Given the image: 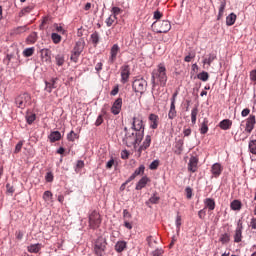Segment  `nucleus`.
Segmentation results:
<instances>
[{
	"label": "nucleus",
	"mask_w": 256,
	"mask_h": 256,
	"mask_svg": "<svg viewBox=\"0 0 256 256\" xmlns=\"http://www.w3.org/2000/svg\"><path fill=\"white\" fill-rule=\"evenodd\" d=\"M211 173L212 175H214V177H219V175L223 173V166H221V164L219 163L213 164L211 168Z\"/></svg>",
	"instance_id": "16"
},
{
	"label": "nucleus",
	"mask_w": 256,
	"mask_h": 256,
	"mask_svg": "<svg viewBox=\"0 0 256 256\" xmlns=\"http://www.w3.org/2000/svg\"><path fill=\"white\" fill-rule=\"evenodd\" d=\"M116 21H117V17L113 16V15H110L106 19L105 23H106L107 27H111Z\"/></svg>",
	"instance_id": "38"
},
{
	"label": "nucleus",
	"mask_w": 256,
	"mask_h": 256,
	"mask_svg": "<svg viewBox=\"0 0 256 256\" xmlns=\"http://www.w3.org/2000/svg\"><path fill=\"white\" fill-rule=\"evenodd\" d=\"M48 138L50 139L51 143H55L56 141H60L61 140V132L53 131V132L50 133Z\"/></svg>",
	"instance_id": "25"
},
{
	"label": "nucleus",
	"mask_w": 256,
	"mask_h": 256,
	"mask_svg": "<svg viewBox=\"0 0 256 256\" xmlns=\"http://www.w3.org/2000/svg\"><path fill=\"white\" fill-rule=\"evenodd\" d=\"M152 85L153 87H165L167 85V68L165 65L159 64L156 69L152 71Z\"/></svg>",
	"instance_id": "1"
},
{
	"label": "nucleus",
	"mask_w": 256,
	"mask_h": 256,
	"mask_svg": "<svg viewBox=\"0 0 256 256\" xmlns=\"http://www.w3.org/2000/svg\"><path fill=\"white\" fill-rule=\"evenodd\" d=\"M103 124V115H99L98 118L96 119L95 125L96 127H99V125Z\"/></svg>",
	"instance_id": "60"
},
{
	"label": "nucleus",
	"mask_w": 256,
	"mask_h": 256,
	"mask_svg": "<svg viewBox=\"0 0 256 256\" xmlns=\"http://www.w3.org/2000/svg\"><path fill=\"white\" fill-rule=\"evenodd\" d=\"M35 53V47L26 48L23 51L24 57H32V55Z\"/></svg>",
	"instance_id": "39"
},
{
	"label": "nucleus",
	"mask_w": 256,
	"mask_h": 256,
	"mask_svg": "<svg viewBox=\"0 0 256 256\" xmlns=\"http://www.w3.org/2000/svg\"><path fill=\"white\" fill-rule=\"evenodd\" d=\"M176 227H177V231H181V215H177L176 217Z\"/></svg>",
	"instance_id": "57"
},
{
	"label": "nucleus",
	"mask_w": 256,
	"mask_h": 256,
	"mask_svg": "<svg viewBox=\"0 0 256 256\" xmlns=\"http://www.w3.org/2000/svg\"><path fill=\"white\" fill-rule=\"evenodd\" d=\"M233 125V121L229 119H224L219 123L220 129L223 131H228V129H231V126Z\"/></svg>",
	"instance_id": "20"
},
{
	"label": "nucleus",
	"mask_w": 256,
	"mask_h": 256,
	"mask_svg": "<svg viewBox=\"0 0 256 256\" xmlns=\"http://www.w3.org/2000/svg\"><path fill=\"white\" fill-rule=\"evenodd\" d=\"M126 132L125 137L123 139V143L128 147H137L141 141H143V137L145 134H141L135 130H128L127 127L124 128Z\"/></svg>",
	"instance_id": "2"
},
{
	"label": "nucleus",
	"mask_w": 256,
	"mask_h": 256,
	"mask_svg": "<svg viewBox=\"0 0 256 256\" xmlns=\"http://www.w3.org/2000/svg\"><path fill=\"white\" fill-rule=\"evenodd\" d=\"M126 247H127V243L125 241H119L115 245V249L117 253H122V251H125Z\"/></svg>",
	"instance_id": "30"
},
{
	"label": "nucleus",
	"mask_w": 256,
	"mask_h": 256,
	"mask_svg": "<svg viewBox=\"0 0 256 256\" xmlns=\"http://www.w3.org/2000/svg\"><path fill=\"white\" fill-rule=\"evenodd\" d=\"M55 59L58 67H63V65L65 64V56L63 54H58L56 55Z\"/></svg>",
	"instance_id": "35"
},
{
	"label": "nucleus",
	"mask_w": 256,
	"mask_h": 256,
	"mask_svg": "<svg viewBox=\"0 0 256 256\" xmlns=\"http://www.w3.org/2000/svg\"><path fill=\"white\" fill-rule=\"evenodd\" d=\"M101 214L96 210L89 214V227L90 229H99L101 225Z\"/></svg>",
	"instance_id": "5"
},
{
	"label": "nucleus",
	"mask_w": 256,
	"mask_h": 256,
	"mask_svg": "<svg viewBox=\"0 0 256 256\" xmlns=\"http://www.w3.org/2000/svg\"><path fill=\"white\" fill-rule=\"evenodd\" d=\"M149 125L150 129H157L159 127V116L156 114L149 115Z\"/></svg>",
	"instance_id": "15"
},
{
	"label": "nucleus",
	"mask_w": 256,
	"mask_h": 256,
	"mask_svg": "<svg viewBox=\"0 0 256 256\" xmlns=\"http://www.w3.org/2000/svg\"><path fill=\"white\" fill-rule=\"evenodd\" d=\"M150 181L151 180H149V177L147 176L142 177L136 184V191H141V189H144V187H146L147 183H149Z\"/></svg>",
	"instance_id": "17"
},
{
	"label": "nucleus",
	"mask_w": 256,
	"mask_h": 256,
	"mask_svg": "<svg viewBox=\"0 0 256 256\" xmlns=\"http://www.w3.org/2000/svg\"><path fill=\"white\" fill-rule=\"evenodd\" d=\"M40 53H41V58H42L43 60H45L46 62H47V61H51V50L45 48V49H42V50L40 51Z\"/></svg>",
	"instance_id": "27"
},
{
	"label": "nucleus",
	"mask_w": 256,
	"mask_h": 256,
	"mask_svg": "<svg viewBox=\"0 0 256 256\" xmlns=\"http://www.w3.org/2000/svg\"><path fill=\"white\" fill-rule=\"evenodd\" d=\"M158 167H159V160H154L150 164L149 169H151V171H155Z\"/></svg>",
	"instance_id": "51"
},
{
	"label": "nucleus",
	"mask_w": 256,
	"mask_h": 256,
	"mask_svg": "<svg viewBox=\"0 0 256 256\" xmlns=\"http://www.w3.org/2000/svg\"><path fill=\"white\" fill-rule=\"evenodd\" d=\"M28 103H31V95H29V93L20 94L15 99V104L19 109H25Z\"/></svg>",
	"instance_id": "7"
},
{
	"label": "nucleus",
	"mask_w": 256,
	"mask_h": 256,
	"mask_svg": "<svg viewBox=\"0 0 256 256\" xmlns=\"http://www.w3.org/2000/svg\"><path fill=\"white\" fill-rule=\"evenodd\" d=\"M117 93H119V85L115 86L112 91L110 92V95H112V97H115V95H117Z\"/></svg>",
	"instance_id": "62"
},
{
	"label": "nucleus",
	"mask_w": 256,
	"mask_h": 256,
	"mask_svg": "<svg viewBox=\"0 0 256 256\" xmlns=\"http://www.w3.org/2000/svg\"><path fill=\"white\" fill-rule=\"evenodd\" d=\"M85 167V162L83 160H78L76 164V171H79Z\"/></svg>",
	"instance_id": "56"
},
{
	"label": "nucleus",
	"mask_w": 256,
	"mask_h": 256,
	"mask_svg": "<svg viewBox=\"0 0 256 256\" xmlns=\"http://www.w3.org/2000/svg\"><path fill=\"white\" fill-rule=\"evenodd\" d=\"M53 179V172L46 173L45 180L47 181V183H53Z\"/></svg>",
	"instance_id": "52"
},
{
	"label": "nucleus",
	"mask_w": 256,
	"mask_h": 256,
	"mask_svg": "<svg viewBox=\"0 0 256 256\" xmlns=\"http://www.w3.org/2000/svg\"><path fill=\"white\" fill-rule=\"evenodd\" d=\"M21 149H23V141H19V142L16 144L14 153H21Z\"/></svg>",
	"instance_id": "53"
},
{
	"label": "nucleus",
	"mask_w": 256,
	"mask_h": 256,
	"mask_svg": "<svg viewBox=\"0 0 256 256\" xmlns=\"http://www.w3.org/2000/svg\"><path fill=\"white\" fill-rule=\"evenodd\" d=\"M81 56L80 52H76L75 50H72V54H71V61H73V63H77L79 61V57Z\"/></svg>",
	"instance_id": "40"
},
{
	"label": "nucleus",
	"mask_w": 256,
	"mask_h": 256,
	"mask_svg": "<svg viewBox=\"0 0 256 256\" xmlns=\"http://www.w3.org/2000/svg\"><path fill=\"white\" fill-rule=\"evenodd\" d=\"M43 200L46 203H51V201H53V193H51V191H45L43 194Z\"/></svg>",
	"instance_id": "36"
},
{
	"label": "nucleus",
	"mask_w": 256,
	"mask_h": 256,
	"mask_svg": "<svg viewBox=\"0 0 256 256\" xmlns=\"http://www.w3.org/2000/svg\"><path fill=\"white\" fill-rule=\"evenodd\" d=\"M208 131H209V120L207 118H204L200 126V133L201 135H206Z\"/></svg>",
	"instance_id": "24"
},
{
	"label": "nucleus",
	"mask_w": 256,
	"mask_h": 256,
	"mask_svg": "<svg viewBox=\"0 0 256 256\" xmlns=\"http://www.w3.org/2000/svg\"><path fill=\"white\" fill-rule=\"evenodd\" d=\"M243 239V222L238 221V226L235 230L234 243H241Z\"/></svg>",
	"instance_id": "12"
},
{
	"label": "nucleus",
	"mask_w": 256,
	"mask_h": 256,
	"mask_svg": "<svg viewBox=\"0 0 256 256\" xmlns=\"http://www.w3.org/2000/svg\"><path fill=\"white\" fill-rule=\"evenodd\" d=\"M185 193H186L187 199H191V197H193V189H191V187H187L185 189Z\"/></svg>",
	"instance_id": "55"
},
{
	"label": "nucleus",
	"mask_w": 256,
	"mask_h": 256,
	"mask_svg": "<svg viewBox=\"0 0 256 256\" xmlns=\"http://www.w3.org/2000/svg\"><path fill=\"white\" fill-rule=\"evenodd\" d=\"M191 127L184 126L183 128V135L184 137H189L191 135Z\"/></svg>",
	"instance_id": "54"
},
{
	"label": "nucleus",
	"mask_w": 256,
	"mask_h": 256,
	"mask_svg": "<svg viewBox=\"0 0 256 256\" xmlns=\"http://www.w3.org/2000/svg\"><path fill=\"white\" fill-rule=\"evenodd\" d=\"M206 215H207V212L205 211V208L198 212L199 219H205Z\"/></svg>",
	"instance_id": "59"
},
{
	"label": "nucleus",
	"mask_w": 256,
	"mask_h": 256,
	"mask_svg": "<svg viewBox=\"0 0 256 256\" xmlns=\"http://www.w3.org/2000/svg\"><path fill=\"white\" fill-rule=\"evenodd\" d=\"M154 25H157L158 33H169V31H171V22L167 20L157 21L154 23Z\"/></svg>",
	"instance_id": "9"
},
{
	"label": "nucleus",
	"mask_w": 256,
	"mask_h": 256,
	"mask_svg": "<svg viewBox=\"0 0 256 256\" xmlns=\"http://www.w3.org/2000/svg\"><path fill=\"white\" fill-rule=\"evenodd\" d=\"M230 207L232 211H241V207H242L241 201L239 200L232 201L230 204Z\"/></svg>",
	"instance_id": "33"
},
{
	"label": "nucleus",
	"mask_w": 256,
	"mask_h": 256,
	"mask_svg": "<svg viewBox=\"0 0 256 256\" xmlns=\"http://www.w3.org/2000/svg\"><path fill=\"white\" fill-rule=\"evenodd\" d=\"M27 249L29 253H39L41 251V244H31Z\"/></svg>",
	"instance_id": "32"
},
{
	"label": "nucleus",
	"mask_w": 256,
	"mask_h": 256,
	"mask_svg": "<svg viewBox=\"0 0 256 256\" xmlns=\"http://www.w3.org/2000/svg\"><path fill=\"white\" fill-rule=\"evenodd\" d=\"M195 57V52H189L187 56H185L184 61L186 63H191L193 61V58Z\"/></svg>",
	"instance_id": "46"
},
{
	"label": "nucleus",
	"mask_w": 256,
	"mask_h": 256,
	"mask_svg": "<svg viewBox=\"0 0 256 256\" xmlns=\"http://www.w3.org/2000/svg\"><path fill=\"white\" fill-rule=\"evenodd\" d=\"M255 124H256L255 115H250L246 119L245 133H248V135H251V133H253V129H255Z\"/></svg>",
	"instance_id": "10"
},
{
	"label": "nucleus",
	"mask_w": 256,
	"mask_h": 256,
	"mask_svg": "<svg viewBox=\"0 0 256 256\" xmlns=\"http://www.w3.org/2000/svg\"><path fill=\"white\" fill-rule=\"evenodd\" d=\"M249 227L254 230L256 229V218L255 217L251 218Z\"/></svg>",
	"instance_id": "61"
},
{
	"label": "nucleus",
	"mask_w": 256,
	"mask_h": 256,
	"mask_svg": "<svg viewBox=\"0 0 256 256\" xmlns=\"http://www.w3.org/2000/svg\"><path fill=\"white\" fill-rule=\"evenodd\" d=\"M51 39H52L53 43H55V45L61 43V35H59L57 33H52Z\"/></svg>",
	"instance_id": "42"
},
{
	"label": "nucleus",
	"mask_w": 256,
	"mask_h": 256,
	"mask_svg": "<svg viewBox=\"0 0 256 256\" xmlns=\"http://www.w3.org/2000/svg\"><path fill=\"white\" fill-rule=\"evenodd\" d=\"M225 7H227V2L221 1L220 7H219V12H218V20L223 17V15L225 13Z\"/></svg>",
	"instance_id": "34"
},
{
	"label": "nucleus",
	"mask_w": 256,
	"mask_h": 256,
	"mask_svg": "<svg viewBox=\"0 0 256 256\" xmlns=\"http://www.w3.org/2000/svg\"><path fill=\"white\" fill-rule=\"evenodd\" d=\"M119 51H121V48L119 47V45L114 44L110 50V57H109L108 63L113 65V63L117 61V55H119Z\"/></svg>",
	"instance_id": "11"
},
{
	"label": "nucleus",
	"mask_w": 256,
	"mask_h": 256,
	"mask_svg": "<svg viewBox=\"0 0 256 256\" xmlns=\"http://www.w3.org/2000/svg\"><path fill=\"white\" fill-rule=\"evenodd\" d=\"M235 21H237V15L235 13H231L226 17V25L228 27L235 25Z\"/></svg>",
	"instance_id": "26"
},
{
	"label": "nucleus",
	"mask_w": 256,
	"mask_h": 256,
	"mask_svg": "<svg viewBox=\"0 0 256 256\" xmlns=\"http://www.w3.org/2000/svg\"><path fill=\"white\" fill-rule=\"evenodd\" d=\"M205 209H209L210 211H215V199L206 198L204 200Z\"/></svg>",
	"instance_id": "21"
},
{
	"label": "nucleus",
	"mask_w": 256,
	"mask_h": 256,
	"mask_svg": "<svg viewBox=\"0 0 256 256\" xmlns=\"http://www.w3.org/2000/svg\"><path fill=\"white\" fill-rule=\"evenodd\" d=\"M248 149L252 153V155H256V140L249 141Z\"/></svg>",
	"instance_id": "37"
},
{
	"label": "nucleus",
	"mask_w": 256,
	"mask_h": 256,
	"mask_svg": "<svg viewBox=\"0 0 256 256\" xmlns=\"http://www.w3.org/2000/svg\"><path fill=\"white\" fill-rule=\"evenodd\" d=\"M230 239L231 238L228 233L222 234L220 236V242L223 243V245H225V243H229Z\"/></svg>",
	"instance_id": "44"
},
{
	"label": "nucleus",
	"mask_w": 256,
	"mask_h": 256,
	"mask_svg": "<svg viewBox=\"0 0 256 256\" xmlns=\"http://www.w3.org/2000/svg\"><path fill=\"white\" fill-rule=\"evenodd\" d=\"M160 197L159 196H157V194H154L150 199H149V201H150V203H152L153 205H157V203H159V201H160Z\"/></svg>",
	"instance_id": "47"
},
{
	"label": "nucleus",
	"mask_w": 256,
	"mask_h": 256,
	"mask_svg": "<svg viewBox=\"0 0 256 256\" xmlns=\"http://www.w3.org/2000/svg\"><path fill=\"white\" fill-rule=\"evenodd\" d=\"M93 45H98L99 44V33L98 32H94L91 34V37H90Z\"/></svg>",
	"instance_id": "41"
},
{
	"label": "nucleus",
	"mask_w": 256,
	"mask_h": 256,
	"mask_svg": "<svg viewBox=\"0 0 256 256\" xmlns=\"http://www.w3.org/2000/svg\"><path fill=\"white\" fill-rule=\"evenodd\" d=\"M57 83V78H53L51 79L49 82H45V91H47V93H51L53 91V89H55L57 86H55Z\"/></svg>",
	"instance_id": "19"
},
{
	"label": "nucleus",
	"mask_w": 256,
	"mask_h": 256,
	"mask_svg": "<svg viewBox=\"0 0 256 256\" xmlns=\"http://www.w3.org/2000/svg\"><path fill=\"white\" fill-rule=\"evenodd\" d=\"M121 83H129V77H131V67L124 64L120 67Z\"/></svg>",
	"instance_id": "8"
},
{
	"label": "nucleus",
	"mask_w": 256,
	"mask_h": 256,
	"mask_svg": "<svg viewBox=\"0 0 256 256\" xmlns=\"http://www.w3.org/2000/svg\"><path fill=\"white\" fill-rule=\"evenodd\" d=\"M198 79H200V81H209V73L203 71L202 73L198 74Z\"/></svg>",
	"instance_id": "43"
},
{
	"label": "nucleus",
	"mask_w": 256,
	"mask_h": 256,
	"mask_svg": "<svg viewBox=\"0 0 256 256\" xmlns=\"http://www.w3.org/2000/svg\"><path fill=\"white\" fill-rule=\"evenodd\" d=\"M79 136H77V134L74 131H71L68 135H67V139L68 141H75V139H77Z\"/></svg>",
	"instance_id": "49"
},
{
	"label": "nucleus",
	"mask_w": 256,
	"mask_h": 256,
	"mask_svg": "<svg viewBox=\"0 0 256 256\" xmlns=\"http://www.w3.org/2000/svg\"><path fill=\"white\" fill-rule=\"evenodd\" d=\"M123 107V98H117L111 107V113L113 115H119L121 108Z\"/></svg>",
	"instance_id": "13"
},
{
	"label": "nucleus",
	"mask_w": 256,
	"mask_h": 256,
	"mask_svg": "<svg viewBox=\"0 0 256 256\" xmlns=\"http://www.w3.org/2000/svg\"><path fill=\"white\" fill-rule=\"evenodd\" d=\"M131 130L145 135V124L143 123V115L135 114L132 118Z\"/></svg>",
	"instance_id": "3"
},
{
	"label": "nucleus",
	"mask_w": 256,
	"mask_h": 256,
	"mask_svg": "<svg viewBox=\"0 0 256 256\" xmlns=\"http://www.w3.org/2000/svg\"><path fill=\"white\" fill-rule=\"evenodd\" d=\"M122 12H123V10H121V8H119V7L112 8V16H114V17H117V15H121Z\"/></svg>",
	"instance_id": "48"
},
{
	"label": "nucleus",
	"mask_w": 256,
	"mask_h": 256,
	"mask_svg": "<svg viewBox=\"0 0 256 256\" xmlns=\"http://www.w3.org/2000/svg\"><path fill=\"white\" fill-rule=\"evenodd\" d=\"M153 256H161L163 255V250L162 249H156L153 253Z\"/></svg>",
	"instance_id": "63"
},
{
	"label": "nucleus",
	"mask_w": 256,
	"mask_h": 256,
	"mask_svg": "<svg viewBox=\"0 0 256 256\" xmlns=\"http://www.w3.org/2000/svg\"><path fill=\"white\" fill-rule=\"evenodd\" d=\"M107 249V240L100 236L94 241L93 251L97 256H104Z\"/></svg>",
	"instance_id": "4"
},
{
	"label": "nucleus",
	"mask_w": 256,
	"mask_h": 256,
	"mask_svg": "<svg viewBox=\"0 0 256 256\" xmlns=\"http://www.w3.org/2000/svg\"><path fill=\"white\" fill-rule=\"evenodd\" d=\"M144 173H145V166L141 165L139 166V168H137L134 171L133 175L137 177L138 175H143Z\"/></svg>",
	"instance_id": "45"
},
{
	"label": "nucleus",
	"mask_w": 256,
	"mask_h": 256,
	"mask_svg": "<svg viewBox=\"0 0 256 256\" xmlns=\"http://www.w3.org/2000/svg\"><path fill=\"white\" fill-rule=\"evenodd\" d=\"M207 59H208V67H211V63H213L215 59H217V55L209 54Z\"/></svg>",
	"instance_id": "50"
},
{
	"label": "nucleus",
	"mask_w": 256,
	"mask_h": 256,
	"mask_svg": "<svg viewBox=\"0 0 256 256\" xmlns=\"http://www.w3.org/2000/svg\"><path fill=\"white\" fill-rule=\"evenodd\" d=\"M149 147H151V135H147L145 137V140L143 142V144L140 146L139 151H145L147 149H149Z\"/></svg>",
	"instance_id": "22"
},
{
	"label": "nucleus",
	"mask_w": 256,
	"mask_h": 256,
	"mask_svg": "<svg viewBox=\"0 0 256 256\" xmlns=\"http://www.w3.org/2000/svg\"><path fill=\"white\" fill-rule=\"evenodd\" d=\"M197 115H199V106H194L191 110V123L195 125L197 123Z\"/></svg>",
	"instance_id": "23"
},
{
	"label": "nucleus",
	"mask_w": 256,
	"mask_h": 256,
	"mask_svg": "<svg viewBox=\"0 0 256 256\" xmlns=\"http://www.w3.org/2000/svg\"><path fill=\"white\" fill-rule=\"evenodd\" d=\"M250 79L251 81H256V70L250 72Z\"/></svg>",
	"instance_id": "64"
},
{
	"label": "nucleus",
	"mask_w": 256,
	"mask_h": 256,
	"mask_svg": "<svg viewBox=\"0 0 256 256\" xmlns=\"http://www.w3.org/2000/svg\"><path fill=\"white\" fill-rule=\"evenodd\" d=\"M83 49H85V40L83 38L79 39L74 48L73 51H76L77 53H83Z\"/></svg>",
	"instance_id": "18"
},
{
	"label": "nucleus",
	"mask_w": 256,
	"mask_h": 256,
	"mask_svg": "<svg viewBox=\"0 0 256 256\" xmlns=\"http://www.w3.org/2000/svg\"><path fill=\"white\" fill-rule=\"evenodd\" d=\"M35 119H37V115L35 113L27 112L26 121H27L28 125H33V123L35 122Z\"/></svg>",
	"instance_id": "31"
},
{
	"label": "nucleus",
	"mask_w": 256,
	"mask_h": 256,
	"mask_svg": "<svg viewBox=\"0 0 256 256\" xmlns=\"http://www.w3.org/2000/svg\"><path fill=\"white\" fill-rule=\"evenodd\" d=\"M197 165H199V158L192 156L188 163V171L195 173L197 171Z\"/></svg>",
	"instance_id": "14"
},
{
	"label": "nucleus",
	"mask_w": 256,
	"mask_h": 256,
	"mask_svg": "<svg viewBox=\"0 0 256 256\" xmlns=\"http://www.w3.org/2000/svg\"><path fill=\"white\" fill-rule=\"evenodd\" d=\"M27 45H33L37 43V32H32L27 38H26Z\"/></svg>",
	"instance_id": "29"
},
{
	"label": "nucleus",
	"mask_w": 256,
	"mask_h": 256,
	"mask_svg": "<svg viewBox=\"0 0 256 256\" xmlns=\"http://www.w3.org/2000/svg\"><path fill=\"white\" fill-rule=\"evenodd\" d=\"M175 117H177V109L175 107V104L174 103H171L170 104V109H169V112H168V119H175Z\"/></svg>",
	"instance_id": "28"
},
{
	"label": "nucleus",
	"mask_w": 256,
	"mask_h": 256,
	"mask_svg": "<svg viewBox=\"0 0 256 256\" xmlns=\"http://www.w3.org/2000/svg\"><path fill=\"white\" fill-rule=\"evenodd\" d=\"M115 165V159L111 158L107 163H106V169H113V166Z\"/></svg>",
	"instance_id": "58"
},
{
	"label": "nucleus",
	"mask_w": 256,
	"mask_h": 256,
	"mask_svg": "<svg viewBox=\"0 0 256 256\" xmlns=\"http://www.w3.org/2000/svg\"><path fill=\"white\" fill-rule=\"evenodd\" d=\"M132 88L134 89L135 93H140V95H143V93L147 91V80L143 78L134 80Z\"/></svg>",
	"instance_id": "6"
}]
</instances>
